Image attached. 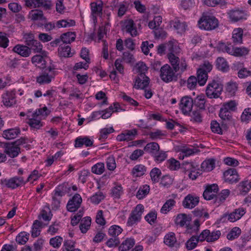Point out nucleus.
Masks as SVG:
<instances>
[{"instance_id":"f257e3e1","label":"nucleus","mask_w":251,"mask_h":251,"mask_svg":"<svg viewBox=\"0 0 251 251\" xmlns=\"http://www.w3.org/2000/svg\"><path fill=\"white\" fill-rule=\"evenodd\" d=\"M237 103L235 100H230L224 103L220 108L219 116L223 120L222 126L224 128L227 127V122L232 120V111H235Z\"/></svg>"},{"instance_id":"f03ea898","label":"nucleus","mask_w":251,"mask_h":251,"mask_svg":"<svg viewBox=\"0 0 251 251\" xmlns=\"http://www.w3.org/2000/svg\"><path fill=\"white\" fill-rule=\"evenodd\" d=\"M168 50L170 52L168 54V58L171 64L173 69L175 72H177L179 70V58L175 55L179 51V49L176 45H174L172 41L168 43Z\"/></svg>"},{"instance_id":"7ed1b4c3","label":"nucleus","mask_w":251,"mask_h":251,"mask_svg":"<svg viewBox=\"0 0 251 251\" xmlns=\"http://www.w3.org/2000/svg\"><path fill=\"white\" fill-rule=\"evenodd\" d=\"M55 69L53 65L49 66L36 77V82L41 85L49 84L56 75Z\"/></svg>"},{"instance_id":"20e7f679","label":"nucleus","mask_w":251,"mask_h":251,"mask_svg":"<svg viewBox=\"0 0 251 251\" xmlns=\"http://www.w3.org/2000/svg\"><path fill=\"white\" fill-rule=\"evenodd\" d=\"M212 69V65L208 61H205L201 65L197 72L198 83L200 86H203L208 78V73Z\"/></svg>"},{"instance_id":"39448f33","label":"nucleus","mask_w":251,"mask_h":251,"mask_svg":"<svg viewBox=\"0 0 251 251\" xmlns=\"http://www.w3.org/2000/svg\"><path fill=\"white\" fill-rule=\"evenodd\" d=\"M223 91V85L218 81L213 80L209 82L205 90L207 97L210 99L218 98Z\"/></svg>"},{"instance_id":"423d86ee","label":"nucleus","mask_w":251,"mask_h":251,"mask_svg":"<svg viewBox=\"0 0 251 251\" xmlns=\"http://www.w3.org/2000/svg\"><path fill=\"white\" fill-rule=\"evenodd\" d=\"M174 70L168 64H165L161 67L160 77L162 80L166 83L176 81L177 76L174 72Z\"/></svg>"},{"instance_id":"0eeeda50","label":"nucleus","mask_w":251,"mask_h":251,"mask_svg":"<svg viewBox=\"0 0 251 251\" xmlns=\"http://www.w3.org/2000/svg\"><path fill=\"white\" fill-rule=\"evenodd\" d=\"M49 114L50 111L46 106H44L42 108H39L33 113V118L29 119L28 124L31 127L38 129L43 126V124L40 120L36 119L35 118L39 116H47Z\"/></svg>"},{"instance_id":"6e6552de","label":"nucleus","mask_w":251,"mask_h":251,"mask_svg":"<svg viewBox=\"0 0 251 251\" xmlns=\"http://www.w3.org/2000/svg\"><path fill=\"white\" fill-rule=\"evenodd\" d=\"M218 25V20L213 16H205L198 22L199 27L202 29L210 30L216 28Z\"/></svg>"},{"instance_id":"1a4fd4ad","label":"nucleus","mask_w":251,"mask_h":251,"mask_svg":"<svg viewBox=\"0 0 251 251\" xmlns=\"http://www.w3.org/2000/svg\"><path fill=\"white\" fill-rule=\"evenodd\" d=\"M144 211V206L141 204H137L134 209L132 210L128 218L126 223L127 226H131L139 222L141 219L142 215Z\"/></svg>"},{"instance_id":"9d476101","label":"nucleus","mask_w":251,"mask_h":251,"mask_svg":"<svg viewBox=\"0 0 251 251\" xmlns=\"http://www.w3.org/2000/svg\"><path fill=\"white\" fill-rule=\"evenodd\" d=\"M25 42L26 46H28L36 53H42L43 54L42 50L43 46L42 44L37 40L34 39V36L33 34H26L24 36Z\"/></svg>"},{"instance_id":"9b49d317","label":"nucleus","mask_w":251,"mask_h":251,"mask_svg":"<svg viewBox=\"0 0 251 251\" xmlns=\"http://www.w3.org/2000/svg\"><path fill=\"white\" fill-rule=\"evenodd\" d=\"M218 191L219 187L217 184L207 185L203 193V197L207 201L213 199L215 201Z\"/></svg>"},{"instance_id":"f8f14e48","label":"nucleus","mask_w":251,"mask_h":251,"mask_svg":"<svg viewBox=\"0 0 251 251\" xmlns=\"http://www.w3.org/2000/svg\"><path fill=\"white\" fill-rule=\"evenodd\" d=\"M193 104V100L188 96H185L181 99L179 108L182 113L186 115L191 112Z\"/></svg>"},{"instance_id":"ddd939ff","label":"nucleus","mask_w":251,"mask_h":251,"mask_svg":"<svg viewBox=\"0 0 251 251\" xmlns=\"http://www.w3.org/2000/svg\"><path fill=\"white\" fill-rule=\"evenodd\" d=\"M229 20L232 22H237L247 19V14L245 10L235 9L230 10L227 13Z\"/></svg>"},{"instance_id":"4468645a","label":"nucleus","mask_w":251,"mask_h":251,"mask_svg":"<svg viewBox=\"0 0 251 251\" xmlns=\"http://www.w3.org/2000/svg\"><path fill=\"white\" fill-rule=\"evenodd\" d=\"M82 201L80 195L78 194H75L68 201L66 206L67 210L71 212L76 211L80 207Z\"/></svg>"},{"instance_id":"2eb2a0df","label":"nucleus","mask_w":251,"mask_h":251,"mask_svg":"<svg viewBox=\"0 0 251 251\" xmlns=\"http://www.w3.org/2000/svg\"><path fill=\"white\" fill-rule=\"evenodd\" d=\"M2 184L8 188L15 189L25 183L24 178L21 176H14L10 179H1Z\"/></svg>"},{"instance_id":"dca6fc26","label":"nucleus","mask_w":251,"mask_h":251,"mask_svg":"<svg viewBox=\"0 0 251 251\" xmlns=\"http://www.w3.org/2000/svg\"><path fill=\"white\" fill-rule=\"evenodd\" d=\"M190 220L191 218L190 217L186 214L181 213L177 215L175 222L176 225L179 226L180 227L185 226L188 232L190 229L193 228L192 225L189 224Z\"/></svg>"},{"instance_id":"f3484780","label":"nucleus","mask_w":251,"mask_h":251,"mask_svg":"<svg viewBox=\"0 0 251 251\" xmlns=\"http://www.w3.org/2000/svg\"><path fill=\"white\" fill-rule=\"evenodd\" d=\"M225 181L230 184L236 183L240 180L239 176L236 169L230 168L224 173Z\"/></svg>"},{"instance_id":"a211bd4d","label":"nucleus","mask_w":251,"mask_h":251,"mask_svg":"<svg viewBox=\"0 0 251 251\" xmlns=\"http://www.w3.org/2000/svg\"><path fill=\"white\" fill-rule=\"evenodd\" d=\"M2 102L4 106L11 107L16 104L15 93L12 91H6L1 96Z\"/></svg>"},{"instance_id":"6ab92c4d","label":"nucleus","mask_w":251,"mask_h":251,"mask_svg":"<svg viewBox=\"0 0 251 251\" xmlns=\"http://www.w3.org/2000/svg\"><path fill=\"white\" fill-rule=\"evenodd\" d=\"M245 214V209L242 208H239L235 209L232 212L229 214H225L221 220L224 218L228 217V220L231 222H234L240 219Z\"/></svg>"},{"instance_id":"aec40b11","label":"nucleus","mask_w":251,"mask_h":251,"mask_svg":"<svg viewBox=\"0 0 251 251\" xmlns=\"http://www.w3.org/2000/svg\"><path fill=\"white\" fill-rule=\"evenodd\" d=\"M4 152L10 157L14 158L20 153V148L12 142L7 143L4 145Z\"/></svg>"},{"instance_id":"412c9836","label":"nucleus","mask_w":251,"mask_h":251,"mask_svg":"<svg viewBox=\"0 0 251 251\" xmlns=\"http://www.w3.org/2000/svg\"><path fill=\"white\" fill-rule=\"evenodd\" d=\"M170 25L173 26L177 32L180 34L184 33L187 28V23L185 22H181L178 18H175L170 22Z\"/></svg>"},{"instance_id":"4be33fe9","label":"nucleus","mask_w":251,"mask_h":251,"mask_svg":"<svg viewBox=\"0 0 251 251\" xmlns=\"http://www.w3.org/2000/svg\"><path fill=\"white\" fill-rule=\"evenodd\" d=\"M150 79L146 75H139L136 78L134 87L136 89H144L149 84Z\"/></svg>"},{"instance_id":"5701e85b","label":"nucleus","mask_w":251,"mask_h":251,"mask_svg":"<svg viewBox=\"0 0 251 251\" xmlns=\"http://www.w3.org/2000/svg\"><path fill=\"white\" fill-rule=\"evenodd\" d=\"M137 134V131L135 129L132 130H126L117 136V140L118 141H128L134 139Z\"/></svg>"},{"instance_id":"b1692460","label":"nucleus","mask_w":251,"mask_h":251,"mask_svg":"<svg viewBox=\"0 0 251 251\" xmlns=\"http://www.w3.org/2000/svg\"><path fill=\"white\" fill-rule=\"evenodd\" d=\"M199 202V198L190 194L186 196L183 201V206L186 208L192 209L195 207Z\"/></svg>"},{"instance_id":"393cba45","label":"nucleus","mask_w":251,"mask_h":251,"mask_svg":"<svg viewBox=\"0 0 251 251\" xmlns=\"http://www.w3.org/2000/svg\"><path fill=\"white\" fill-rule=\"evenodd\" d=\"M32 49L27 46L17 45L13 49V51L25 57L29 56L31 53Z\"/></svg>"},{"instance_id":"a878e982","label":"nucleus","mask_w":251,"mask_h":251,"mask_svg":"<svg viewBox=\"0 0 251 251\" xmlns=\"http://www.w3.org/2000/svg\"><path fill=\"white\" fill-rule=\"evenodd\" d=\"M91 15L93 18L96 19L97 17H101L102 14L103 3L100 1L99 3L93 2L90 4Z\"/></svg>"},{"instance_id":"bb28decb","label":"nucleus","mask_w":251,"mask_h":251,"mask_svg":"<svg viewBox=\"0 0 251 251\" xmlns=\"http://www.w3.org/2000/svg\"><path fill=\"white\" fill-rule=\"evenodd\" d=\"M125 29L132 37H135L138 35L137 27L132 20L130 19L125 22Z\"/></svg>"},{"instance_id":"cd10ccee","label":"nucleus","mask_w":251,"mask_h":251,"mask_svg":"<svg viewBox=\"0 0 251 251\" xmlns=\"http://www.w3.org/2000/svg\"><path fill=\"white\" fill-rule=\"evenodd\" d=\"M21 133L19 128H9L3 131L2 137L7 140L16 138Z\"/></svg>"},{"instance_id":"c85d7f7f","label":"nucleus","mask_w":251,"mask_h":251,"mask_svg":"<svg viewBox=\"0 0 251 251\" xmlns=\"http://www.w3.org/2000/svg\"><path fill=\"white\" fill-rule=\"evenodd\" d=\"M164 243L170 247H177L179 244L177 243L176 235L174 232H169L167 234L164 238Z\"/></svg>"},{"instance_id":"c756f323","label":"nucleus","mask_w":251,"mask_h":251,"mask_svg":"<svg viewBox=\"0 0 251 251\" xmlns=\"http://www.w3.org/2000/svg\"><path fill=\"white\" fill-rule=\"evenodd\" d=\"M85 145L86 147H92L93 145V141L91 140L88 137H78L75 140V147L79 148Z\"/></svg>"},{"instance_id":"7c9ffc66","label":"nucleus","mask_w":251,"mask_h":251,"mask_svg":"<svg viewBox=\"0 0 251 251\" xmlns=\"http://www.w3.org/2000/svg\"><path fill=\"white\" fill-rule=\"evenodd\" d=\"M243 30L241 28H235L232 32V41L235 44L242 43Z\"/></svg>"},{"instance_id":"2f4dec72","label":"nucleus","mask_w":251,"mask_h":251,"mask_svg":"<svg viewBox=\"0 0 251 251\" xmlns=\"http://www.w3.org/2000/svg\"><path fill=\"white\" fill-rule=\"evenodd\" d=\"M216 66L219 70L223 72H226L229 70V65L223 57H218L217 59Z\"/></svg>"},{"instance_id":"473e14b6","label":"nucleus","mask_w":251,"mask_h":251,"mask_svg":"<svg viewBox=\"0 0 251 251\" xmlns=\"http://www.w3.org/2000/svg\"><path fill=\"white\" fill-rule=\"evenodd\" d=\"M193 103L195 106L201 110H204L206 106V99L203 95H198L193 100Z\"/></svg>"},{"instance_id":"72a5a7b5","label":"nucleus","mask_w":251,"mask_h":251,"mask_svg":"<svg viewBox=\"0 0 251 251\" xmlns=\"http://www.w3.org/2000/svg\"><path fill=\"white\" fill-rule=\"evenodd\" d=\"M135 241L132 238H127L124 241L119 247V251H128L133 247Z\"/></svg>"},{"instance_id":"f704fd0d","label":"nucleus","mask_w":251,"mask_h":251,"mask_svg":"<svg viewBox=\"0 0 251 251\" xmlns=\"http://www.w3.org/2000/svg\"><path fill=\"white\" fill-rule=\"evenodd\" d=\"M160 147L156 142L148 143L144 148V151L150 153L153 156L157 151H159Z\"/></svg>"},{"instance_id":"c9c22d12","label":"nucleus","mask_w":251,"mask_h":251,"mask_svg":"<svg viewBox=\"0 0 251 251\" xmlns=\"http://www.w3.org/2000/svg\"><path fill=\"white\" fill-rule=\"evenodd\" d=\"M238 189L240 194L246 195L251 189V182L249 180H245L241 182L238 185Z\"/></svg>"},{"instance_id":"e433bc0d","label":"nucleus","mask_w":251,"mask_h":251,"mask_svg":"<svg viewBox=\"0 0 251 251\" xmlns=\"http://www.w3.org/2000/svg\"><path fill=\"white\" fill-rule=\"evenodd\" d=\"M176 202L174 199H170L168 200L162 206L161 208L160 212L163 214H167L172 209L174 206L176 205Z\"/></svg>"},{"instance_id":"4c0bfd02","label":"nucleus","mask_w":251,"mask_h":251,"mask_svg":"<svg viewBox=\"0 0 251 251\" xmlns=\"http://www.w3.org/2000/svg\"><path fill=\"white\" fill-rule=\"evenodd\" d=\"M29 15L30 18L33 21L36 20H44L46 21V18L44 16L42 11L35 9L30 12Z\"/></svg>"},{"instance_id":"58836bf2","label":"nucleus","mask_w":251,"mask_h":251,"mask_svg":"<svg viewBox=\"0 0 251 251\" xmlns=\"http://www.w3.org/2000/svg\"><path fill=\"white\" fill-rule=\"evenodd\" d=\"M91 223V219L90 217H85L81 221L79 228L81 232L83 233H86L89 229Z\"/></svg>"},{"instance_id":"ea45409f","label":"nucleus","mask_w":251,"mask_h":251,"mask_svg":"<svg viewBox=\"0 0 251 251\" xmlns=\"http://www.w3.org/2000/svg\"><path fill=\"white\" fill-rule=\"evenodd\" d=\"M230 191L228 189H224L220 193L217 194L215 202L219 204L224 202L229 196Z\"/></svg>"},{"instance_id":"a19ab883","label":"nucleus","mask_w":251,"mask_h":251,"mask_svg":"<svg viewBox=\"0 0 251 251\" xmlns=\"http://www.w3.org/2000/svg\"><path fill=\"white\" fill-rule=\"evenodd\" d=\"M75 34L72 32H68L62 34L60 37L61 40L66 44H70L75 41Z\"/></svg>"},{"instance_id":"79ce46f5","label":"nucleus","mask_w":251,"mask_h":251,"mask_svg":"<svg viewBox=\"0 0 251 251\" xmlns=\"http://www.w3.org/2000/svg\"><path fill=\"white\" fill-rule=\"evenodd\" d=\"M42 225V222L38 220H35L34 222L31 231V236L33 237H37L40 235Z\"/></svg>"},{"instance_id":"37998d69","label":"nucleus","mask_w":251,"mask_h":251,"mask_svg":"<svg viewBox=\"0 0 251 251\" xmlns=\"http://www.w3.org/2000/svg\"><path fill=\"white\" fill-rule=\"evenodd\" d=\"M150 186L148 185H144L140 187L136 194V197L141 200L147 195L150 192Z\"/></svg>"},{"instance_id":"c03bdc74","label":"nucleus","mask_w":251,"mask_h":251,"mask_svg":"<svg viewBox=\"0 0 251 251\" xmlns=\"http://www.w3.org/2000/svg\"><path fill=\"white\" fill-rule=\"evenodd\" d=\"M233 48L232 46L229 45V44L226 45L224 43H219L217 47V49L219 51L227 52L230 55H232Z\"/></svg>"},{"instance_id":"a18cd8bd","label":"nucleus","mask_w":251,"mask_h":251,"mask_svg":"<svg viewBox=\"0 0 251 251\" xmlns=\"http://www.w3.org/2000/svg\"><path fill=\"white\" fill-rule=\"evenodd\" d=\"M123 231V229L119 226L113 225L110 227L108 230L109 235L113 237H118Z\"/></svg>"},{"instance_id":"49530a36","label":"nucleus","mask_w":251,"mask_h":251,"mask_svg":"<svg viewBox=\"0 0 251 251\" xmlns=\"http://www.w3.org/2000/svg\"><path fill=\"white\" fill-rule=\"evenodd\" d=\"M214 167L215 161L212 159L205 160L201 164V168L204 171H211Z\"/></svg>"},{"instance_id":"de8ad7c7","label":"nucleus","mask_w":251,"mask_h":251,"mask_svg":"<svg viewBox=\"0 0 251 251\" xmlns=\"http://www.w3.org/2000/svg\"><path fill=\"white\" fill-rule=\"evenodd\" d=\"M249 50L248 48H233L232 55L235 56H242L248 54Z\"/></svg>"},{"instance_id":"09e8293b","label":"nucleus","mask_w":251,"mask_h":251,"mask_svg":"<svg viewBox=\"0 0 251 251\" xmlns=\"http://www.w3.org/2000/svg\"><path fill=\"white\" fill-rule=\"evenodd\" d=\"M146 172V167L141 164L136 165L132 170L133 174L137 177L142 176Z\"/></svg>"},{"instance_id":"8fccbe9b","label":"nucleus","mask_w":251,"mask_h":251,"mask_svg":"<svg viewBox=\"0 0 251 251\" xmlns=\"http://www.w3.org/2000/svg\"><path fill=\"white\" fill-rule=\"evenodd\" d=\"M29 233L25 232H21L16 238V241L20 245L25 244L28 240Z\"/></svg>"},{"instance_id":"3c124183","label":"nucleus","mask_w":251,"mask_h":251,"mask_svg":"<svg viewBox=\"0 0 251 251\" xmlns=\"http://www.w3.org/2000/svg\"><path fill=\"white\" fill-rule=\"evenodd\" d=\"M208 231L207 242H211L217 240L220 237L221 233L220 230L213 231L210 232L209 230L206 229Z\"/></svg>"},{"instance_id":"603ef678","label":"nucleus","mask_w":251,"mask_h":251,"mask_svg":"<svg viewBox=\"0 0 251 251\" xmlns=\"http://www.w3.org/2000/svg\"><path fill=\"white\" fill-rule=\"evenodd\" d=\"M161 175V172L157 168H153L150 172L151 179L154 183L158 182Z\"/></svg>"},{"instance_id":"864d4df0","label":"nucleus","mask_w":251,"mask_h":251,"mask_svg":"<svg viewBox=\"0 0 251 251\" xmlns=\"http://www.w3.org/2000/svg\"><path fill=\"white\" fill-rule=\"evenodd\" d=\"M198 243L196 236H192L185 243L186 248L188 251L192 250L197 247Z\"/></svg>"},{"instance_id":"5fc2aeb1","label":"nucleus","mask_w":251,"mask_h":251,"mask_svg":"<svg viewBox=\"0 0 251 251\" xmlns=\"http://www.w3.org/2000/svg\"><path fill=\"white\" fill-rule=\"evenodd\" d=\"M59 54L60 56L69 57L73 55L71 52V47L69 46L61 47L59 49Z\"/></svg>"},{"instance_id":"6e6d98bb","label":"nucleus","mask_w":251,"mask_h":251,"mask_svg":"<svg viewBox=\"0 0 251 251\" xmlns=\"http://www.w3.org/2000/svg\"><path fill=\"white\" fill-rule=\"evenodd\" d=\"M241 233V229L238 227H233L227 234L226 237L229 240L237 238Z\"/></svg>"},{"instance_id":"4d7b16f0","label":"nucleus","mask_w":251,"mask_h":251,"mask_svg":"<svg viewBox=\"0 0 251 251\" xmlns=\"http://www.w3.org/2000/svg\"><path fill=\"white\" fill-rule=\"evenodd\" d=\"M152 156L154 157L155 161L160 163L166 159L167 154L166 152L159 150Z\"/></svg>"},{"instance_id":"13d9d810","label":"nucleus","mask_w":251,"mask_h":251,"mask_svg":"<svg viewBox=\"0 0 251 251\" xmlns=\"http://www.w3.org/2000/svg\"><path fill=\"white\" fill-rule=\"evenodd\" d=\"M75 242L71 240H66L64 242L62 251H72L75 250Z\"/></svg>"},{"instance_id":"bf43d9fd","label":"nucleus","mask_w":251,"mask_h":251,"mask_svg":"<svg viewBox=\"0 0 251 251\" xmlns=\"http://www.w3.org/2000/svg\"><path fill=\"white\" fill-rule=\"evenodd\" d=\"M91 171L95 174L100 175L104 171V165L103 163H97L92 167Z\"/></svg>"},{"instance_id":"052dcab7","label":"nucleus","mask_w":251,"mask_h":251,"mask_svg":"<svg viewBox=\"0 0 251 251\" xmlns=\"http://www.w3.org/2000/svg\"><path fill=\"white\" fill-rule=\"evenodd\" d=\"M210 128L212 131L215 133L222 134V128L220 124L215 120H213L211 122Z\"/></svg>"},{"instance_id":"680f3d73","label":"nucleus","mask_w":251,"mask_h":251,"mask_svg":"<svg viewBox=\"0 0 251 251\" xmlns=\"http://www.w3.org/2000/svg\"><path fill=\"white\" fill-rule=\"evenodd\" d=\"M199 151V150L196 148H190L187 147H183L181 149V152L183 157L184 156H188L191 155L198 152Z\"/></svg>"},{"instance_id":"e2e57ef3","label":"nucleus","mask_w":251,"mask_h":251,"mask_svg":"<svg viewBox=\"0 0 251 251\" xmlns=\"http://www.w3.org/2000/svg\"><path fill=\"white\" fill-rule=\"evenodd\" d=\"M123 192V188L120 185H116L111 189L112 196L114 198H120Z\"/></svg>"},{"instance_id":"0e129e2a","label":"nucleus","mask_w":251,"mask_h":251,"mask_svg":"<svg viewBox=\"0 0 251 251\" xmlns=\"http://www.w3.org/2000/svg\"><path fill=\"white\" fill-rule=\"evenodd\" d=\"M182 166L185 172L188 173L196 171L198 165L193 162H185L182 164Z\"/></svg>"},{"instance_id":"69168bd1","label":"nucleus","mask_w":251,"mask_h":251,"mask_svg":"<svg viewBox=\"0 0 251 251\" xmlns=\"http://www.w3.org/2000/svg\"><path fill=\"white\" fill-rule=\"evenodd\" d=\"M63 238L60 236H56L51 238L50 240V244L54 248H58L61 245Z\"/></svg>"},{"instance_id":"338daca9","label":"nucleus","mask_w":251,"mask_h":251,"mask_svg":"<svg viewBox=\"0 0 251 251\" xmlns=\"http://www.w3.org/2000/svg\"><path fill=\"white\" fill-rule=\"evenodd\" d=\"M198 80L197 78L194 76H190L187 79V86L190 89H194L196 88Z\"/></svg>"},{"instance_id":"774afa93","label":"nucleus","mask_w":251,"mask_h":251,"mask_svg":"<svg viewBox=\"0 0 251 251\" xmlns=\"http://www.w3.org/2000/svg\"><path fill=\"white\" fill-rule=\"evenodd\" d=\"M104 198L102 193H97L90 198L91 201L95 204H99Z\"/></svg>"}]
</instances>
